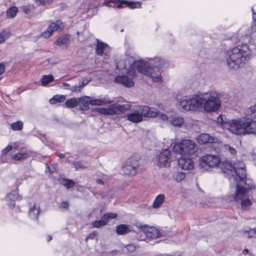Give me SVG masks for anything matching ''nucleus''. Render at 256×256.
Masks as SVG:
<instances>
[{
  "instance_id": "1",
  "label": "nucleus",
  "mask_w": 256,
  "mask_h": 256,
  "mask_svg": "<svg viewBox=\"0 0 256 256\" xmlns=\"http://www.w3.org/2000/svg\"><path fill=\"white\" fill-rule=\"evenodd\" d=\"M222 169L224 173L230 174L229 178L236 182V192L232 195L230 201L234 200L240 204L242 210H247L252 205V196L250 194L252 186L246 182L244 164L240 162L232 166L228 162H223Z\"/></svg>"
},
{
  "instance_id": "2",
  "label": "nucleus",
  "mask_w": 256,
  "mask_h": 256,
  "mask_svg": "<svg viewBox=\"0 0 256 256\" xmlns=\"http://www.w3.org/2000/svg\"><path fill=\"white\" fill-rule=\"evenodd\" d=\"M226 64L230 69L236 70L250 58V52L246 45L234 48L228 52Z\"/></svg>"
},
{
  "instance_id": "3",
  "label": "nucleus",
  "mask_w": 256,
  "mask_h": 256,
  "mask_svg": "<svg viewBox=\"0 0 256 256\" xmlns=\"http://www.w3.org/2000/svg\"><path fill=\"white\" fill-rule=\"evenodd\" d=\"M181 108L186 112H195L202 106V97L196 94L183 96L178 100Z\"/></svg>"
},
{
  "instance_id": "4",
  "label": "nucleus",
  "mask_w": 256,
  "mask_h": 256,
  "mask_svg": "<svg viewBox=\"0 0 256 256\" xmlns=\"http://www.w3.org/2000/svg\"><path fill=\"white\" fill-rule=\"evenodd\" d=\"M158 114V110L154 108L142 106L138 107L132 113L128 114L129 121L132 122H139L142 120L143 117L153 118Z\"/></svg>"
},
{
  "instance_id": "5",
  "label": "nucleus",
  "mask_w": 256,
  "mask_h": 256,
  "mask_svg": "<svg viewBox=\"0 0 256 256\" xmlns=\"http://www.w3.org/2000/svg\"><path fill=\"white\" fill-rule=\"evenodd\" d=\"M218 124L224 126L234 128H256V122H252L250 118L242 117L232 120H227L222 116H218L216 120Z\"/></svg>"
},
{
  "instance_id": "6",
  "label": "nucleus",
  "mask_w": 256,
  "mask_h": 256,
  "mask_svg": "<svg viewBox=\"0 0 256 256\" xmlns=\"http://www.w3.org/2000/svg\"><path fill=\"white\" fill-rule=\"evenodd\" d=\"M139 62H142V60H136L133 57L123 56L116 62V68L118 70L125 69L126 74L132 78H135L137 70L136 63Z\"/></svg>"
},
{
  "instance_id": "7",
  "label": "nucleus",
  "mask_w": 256,
  "mask_h": 256,
  "mask_svg": "<svg viewBox=\"0 0 256 256\" xmlns=\"http://www.w3.org/2000/svg\"><path fill=\"white\" fill-rule=\"evenodd\" d=\"M144 168L142 160L136 156L130 157L122 166L124 174L128 176H135Z\"/></svg>"
},
{
  "instance_id": "8",
  "label": "nucleus",
  "mask_w": 256,
  "mask_h": 256,
  "mask_svg": "<svg viewBox=\"0 0 256 256\" xmlns=\"http://www.w3.org/2000/svg\"><path fill=\"white\" fill-rule=\"evenodd\" d=\"M220 94L212 92L209 94L201 96L202 98V106L205 110L207 112H215L220 106Z\"/></svg>"
},
{
  "instance_id": "9",
  "label": "nucleus",
  "mask_w": 256,
  "mask_h": 256,
  "mask_svg": "<svg viewBox=\"0 0 256 256\" xmlns=\"http://www.w3.org/2000/svg\"><path fill=\"white\" fill-rule=\"evenodd\" d=\"M144 61L137 62V72L150 76L154 82H162L161 72L153 68L146 66Z\"/></svg>"
},
{
  "instance_id": "10",
  "label": "nucleus",
  "mask_w": 256,
  "mask_h": 256,
  "mask_svg": "<svg viewBox=\"0 0 256 256\" xmlns=\"http://www.w3.org/2000/svg\"><path fill=\"white\" fill-rule=\"evenodd\" d=\"M173 152L180 154H194L196 150V144L190 140H184L180 144H176L172 148Z\"/></svg>"
},
{
  "instance_id": "11",
  "label": "nucleus",
  "mask_w": 256,
  "mask_h": 256,
  "mask_svg": "<svg viewBox=\"0 0 256 256\" xmlns=\"http://www.w3.org/2000/svg\"><path fill=\"white\" fill-rule=\"evenodd\" d=\"M130 104H114L110 106L108 108H97L96 110L98 113L105 115L118 114L124 112L130 109Z\"/></svg>"
},
{
  "instance_id": "12",
  "label": "nucleus",
  "mask_w": 256,
  "mask_h": 256,
  "mask_svg": "<svg viewBox=\"0 0 256 256\" xmlns=\"http://www.w3.org/2000/svg\"><path fill=\"white\" fill-rule=\"evenodd\" d=\"M200 166L204 170H208L209 168L216 167L220 163V160L218 156L206 154L200 158Z\"/></svg>"
},
{
  "instance_id": "13",
  "label": "nucleus",
  "mask_w": 256,
  "mask_h": 256,
  "mask_svg": "<svg viewBox=\"0 0 256 256\" xmlns=\"http://www.w3.org/2000/svg\"><path fill=\"white\" fill-rule=\"evenodd\" d=\"M171 153L168 148L164 149L156 157V163L160 167H167L170 166Z\"/></svg>"
},
{
  "instance_id": "14",
  "label": "nucleus",
  "mask_w": 256,
  "mask_h": 256,
  "mask_svg": "<svg viewBox=\"0 0 256 256\" xmlns=\"http://www.w3.org/2000/svg\"><path fill=\"white\" fill-rule=\"evenodd\" d=\"M157 117L166 124H172L174 126L180 127L184 124V121L182 118L176 116L171 118L164 114L158 112V111Z\"/></svg>"
},
{
  "instance_id": "15",
  "label": "nucleus",
  "mask_w": 256,
  "mask_h": 256,
  "mask_svg": "<svg viewBox=\"0 0 256 256\" xmlns=\"http://www.w3.org/2000/svg\"><path fill=\"white\" fill-rule=\"evenodd\" d=\"M136 226L140 228L146 237L152 239H154L158 238L160 235L159 230L154 227L148 228V226H142L140 224H136Z\"/></svg>"
},
{
  "instance_id": "16",
  "label": "nucleus",
  "mask_w": 256,
  "mask_h": 256,
  "mask_svg": "<svg viewBox=\"0 0 256 256\" xmlns=\"http://www.w3.org/2000/svg\"><path fill=\"white\" fill-rule=\"evenodd\" d=\"M146 66L153 68L157 70H160L166 66L168 62L160 58H150L147 62H144Z\"/></svg>"
},
{
  "instance_id": "17",
  "label": "nucleus",
  "mask_w": 256,
  "mask_h": 256,
  "mask_svg": "<svg viewBox=\"0 0 256 256\" xmlns=\"http://www.w3.org/2000/svg\"><path fill=\"white\" fill-rule=\"evenodd\" d=\"M63 28V24L60 20H58L56 22H52L47 29L46 31L44 32L42 36L44 38L50 37L52 34L56 30H60Z\"/></svg>"
},
{
  "instance_id": "18",
  "label": "nucleus",
  "mask_w": 256,
  "mask_h": 256,
  "mask_svg": "<svg viewBox=\"0 0 256 256\" xmlns=\"http://www.w3.org/2000/svg\"><path fill=\"white\" fill-rule=\"evenodd\" d=\"M126 74L128 75L127 74ZM134 78L129 76H118L115 78L114 80L116 83L122 84L126 87H131L134 84V82L132 80Z\"/></svg>"
},
{
  "instance_id": "19",
  "label": "nucleus",
  "mask_w": 256,
  "mask_h": 256,
  "mask_svg": "<svg viewBox=\"0 0 256 256\" xmlns=\"http://www.w3.org/2000/svg\"><path fill=\"white\" fill-rule=\"evenodd\" d=\"M178 166L183 170H190L194 168V162L192 158L186 157L178 158Z\"/></svg>"
},
{
  "instance_id": "20",
  "label": "nucleus",
  "mask_w": 256,
  "mask_h": 256,
  "mask_svg": "<svg viewBox=\"0 0 256 256\" xmlns=\"http://www.w3.org/2000/svg\"><path fill=\"white\" fill-rule=\"evenodd\" d=\"M19 197L18 192L16 190H14L10 193L7 194L6 196V200L8 202V204L10 208H13L14 206V202Z\"/></svg>"
},
{
  "instance_id": "21",
  "label": "nucleus",
  "mask_w": 256,
  "mask_h": 256,
  "mask_svg": "<svg viewBox=\"0 0 256 256\" xmlns=\"http://www.w3.org/2000/svg\"><path fill=\"white\" fill-rule=\"evenodd\" d=\"M230 132L237 136H242L246 134H256V129H228Z\"/></svg>"
},
{
  "instance_id": "22",
  "label": "nucleus",
  "mask_w": 256,
  "mask_h": 256,
  "mask_svg": "<svg viewBox=\"0 0 256 256\" xmlns=\"http://www.w3.org/2000/svg\"><path fill=\"white\" fill-rule=\"evenodd\" d=\"M78 103L82 104L83 106H81L80 108L81 110H86L88 108V104H91V97L84 96L80 97L78 98Z\"/></svg>"
},
{
  "instance_id": "23",
  "label": "nucleus",
  "mask_w": 256,
  "mask_h": 256,
  "mask_svg": "<svg viewBox=\"0 0 256 256\" xmlns=\"http://www.w3.org/2000/svg\"><path fill=\"white\" fill-rule=\"evenodd\" d=\"M132 231V230L128 225L122 224L118 226L116 232L118 235H124Z\"/></svg>"
},
{
  "instance_id": "24",
  "label": "nucleus",
  "mask_w": 256,
  "mask_h": 256,
  "mask_svg": "<svg viewBox=\"0 0 256 256\" xmlns=\"http://www.w3.org/2000/svg\"><path fill=\"white\" fill-rule=\"evenodd\" d=\"M40 212V208L39 206H36V204L30 208L29 210V216L32 220H36Z\"/></svg>"
},
{
  "instance_id": "25",
  "label": "nucleus",
  "mask_w": 256,
  "mask_h": 256,
  "mask_svg": "<svg viewBox=\"0 0 256 256\" xmlns=\"http://www.w3.org/2000/svg\"><path fill=\"white\" fill-rule=\"evenodd\" d=\"M198 141L200 144H206L208 142H212L214 140L209 134H202L198 136Z\"/></svg>"
},
{
  "instance_id": "26",
  "label": "nucleus",
  "mask_w": 256,
  "mask_h": 256,
  "mask_svg": "<svg viewBox=\"0 0 256 256\" xmlns=\"http://www.w3.org/2000/svg\"><path fill=\"white\" fill-rule=\"evenodd\" d=\"M112 102V100L106 98L96 99L91 97V105L92 106H102L107 104H110Z\"/></svg>"
},
{
  "instance_id": "27",
  "label": "nucleus",
  "mask_w": 256,
  "mask_h": 256,
  "mask_svg": "<svg viewBox=\"0 0 256 256\" xmlns=\"http://www.w3.org/2000/svg\"><path fill=\"white\" fill-rule=\"evenodd\" d=\"M58 182L64 186L67 189L73 188L75 185L74 181L67 178H60L58 179Z\"/></svg>"
},
{
  "instance_id": "28",
  "label": "nucleus",
  "mask_w": 256,
  "mask_h": 256,
  "mask_svg": "<svg viewBox=\"0 0 256 256\" xmlns=\"http://www.w3.org/2000/svg\"><path fill=\"white\" fill-rule=\"evenodd\" d=\"M70 38V35L64 34L57 40L56 42V44L60 46H66L68 44Z\"/></svg>"
},
{
  "instance_id": "29",
  "label": "nucleus",
  "mask_w": 256,
  "mask_h": 256,
  "mask_svg": "<svg viewBox=\"0 0 256 256\" xmlns=\"http://www.w3.org/2000/svg\"><path fill=\"white\" fill-rule=\"evenodd\" d=\"M108 46L106 44H104L97 40V44L96 46V52L98 54L102 56L104 50Z\"/></svg>"
},
{
  "instance_id": "30",
  "label": "nucleus",
  "mask_w": 256,
  "mask_h": 256,
  "mask_svg": "<svg viewBox=\"0 0 256 256\" xmlns=\"http://www.w3.org/2000/svg\"><path fill=\"white\" fill-rule=\"evenodd\" d=\"M246 116H250V118L252 122H254L252 120V118H256V104L253 106H250L246 110Z\"/></svg>"
},
{
  "instance_id": "31",
  "label": "nucleus",
  "mask_w": 256,
  "mask_h": 256,
  "mask_svg": "<svg viewBox=\"0 0 256 256\" xmlns=\"http://www.w3.org/2000/svg\"><path fill=\"white\" fill-rule=\"evenodd\" d=\"M122 0H109L106 2V4L108 7L116 6L118 8H122Z\"/></svg>"
},
{
  "instance_id": "32",
  "label": "nucleus",
  "mask_w": 256,
  "mask_h": 256,
  "mask_svg": "<svg viewBox=\"0 0 256 256\" xmlns=\"http://www.w3.org/2000/svg\"><path fill=\"white\" fill-rule=\"evenodd\" d=\"M65 100L66 96L64 95H56L50 98L49 102L50 104H54L58 102H64Z\"/></svg>"
},
{
  "instance_id": "33",
  "label": "nucleus",
  "mask_w": 256,
  "mask_h": 256,
  "mask_svg": "<svg viewBox=\"0 0 256 256\" xmlns=\"http://www.w3.org/2000/svg\"><path fill=\"white\" fill-rule=\"evenodd\" d=\"M164 194H159L156 198L152 204L154 208H158L164 202Z\"/></svg>"
},
{
  "instance_id": "34",
  "label": "nucleus",
  "mask_w": 256,
  "mask_h": 256,
  "mask_svg": "<svg viewBox=\"0 0 256 256\" xmlns=\"http://www.w3.org/2000/svg\"><path fill=\"white\" fill-rule=\"evenodd\" d=\"M122 4L126 5L130 8L134 9L140 7V2H129L126 0H122Z\"/></svg>"
},
{
  "instance_id": "35",
  "label": "nucleus",
  "mask_w": 256,
  "mask_h": 256,
  "mask_svg": "<svg viewBox=\"0 0 256 256\" xmlns=\"http://www.w3.org/2000/svg\"><path fill=\"white\" fill-rule=\"evenodd\" d=\"M29 157V154L27 152H20L14 154L12 158L14 160H22Z\"/></svg>"
},
{
  "instance_id": "36",
  "label": "nucleus",
  "mask_w": 256,
  "mask_h": 256,
  "mask_svg": "<svg viewBox=\"0 0 256 256\" xmlns=\"http://www.w3.org/2000/svg\"><path fill=\"white\" fill-rule=\"evenodd\" d=\"M78 104V99L76 98L68 99L65 102V105L68 108H74L76 107Z\"/></svg>"
},
{
  "instance_id": "37",
  "label": "nucleus",
  "mask_w": 256,
  "mask_h": 256,
  "mask_svg": "<svg viewBox=\"0 0 256 256\" xmlns=\"http://www.w3.org/2000/svg\"><path fill=\"white\" fill-rule=\"evenodd\" d=\"M54 80V76L52 75H46L43 76L41 80L42 86H46Z\"/></svg>"
},
{
  "instance_id": "38",
  "label": "nucleus",
  "mask_w": 256,
  "mask_h": 256,
  "mask_svg": "<svg viewBox=\"0 0 256 256\" xmlns=\"http://www.w3.org/2000/svg\"><path fill=\"white\" fill-rule=\"evenodd\" d=\"M106 220L105 221V220L102 217L100 220L94 221L92 223V224L93 228H100L106 224Z\"/></svg>"
},
{
  "instance_id": "39",
  "label": "nucleus",
  "mask_w": 256,
  "mask_h": 256,
  "mask_svg": "<svg viewBox=\"0 0 256 256\" xmlns=\"http://www.w3.org/2000/svg\"><path fill=\"white\" fill-rule=\"evenodd\" d=\"M18 12V8L16 6H12L7 10V16L10 18H14Z\"/></svg>"
},
{
  "instance_id": "40",
  "label": "nucleus",
  "mask_w": 256,
  "mask_h": 256,
  "mask_svg": "<svg viewBox=\"0 0 256 256\" xmlns=\"http://www.w3.org/2000/svg\"><path fill=\"white\" fill-rule=\"evenodd\" d=\"M117 216V214L116 213H108L104 214L102 218L105 221L106 220V223L107 224L110 220L116 218Z\"/></svg>"
},
{
  "instance_id": "41",
  "label": "nucleus",
  "mask_w": 256,
  "mask_h": 256,
  "mask_svg": "<svg viewBox=\"0 0 256 256\" xmlns=\"http://www.w3.org/2000/svg\"><path fill=\"white\" fill-rule=\"evenodd\" d=\"M10 33L8 32L2 31L0 33V44L3 43L8 37Z\"/></svg>"
},
{
  "instance_id": "42",
  "label": "nucleus",
  "mask_w": 256,
  "mask_h": 256,
  "mask_svg": "<svg viewBox=\"0 0 256 256\" xmlns=\"http://www.w3.org/2000/svg\"><path fill=\"white\" fill-rule=\"evenodd\" d=\"M82 88V86H80V83L78 84H76L72 86L70 88H68V89L71 90L72 92H80Z\"/></svg>"
},
{
  "instance_id": "43",
  "label": "nucleus",
  "mask_w": 256,
  "mask_h": 256,
  "mask_svg": "<svg viewBox=\"0 0 256 256\" xmlns=\"http://www.w3.org/2000/svg\"><path fill=\"white\" fill-rule=\"evenodd\" d=\"M185 174L182 172H178L175 174V178L177 182H180L185 178Z\"/></svg>"
},
{
  "instance_id": "44",
  "label": "nucleus",
  "mask_w": 256,
  "mask_h": 256,
  "mask_svg": "<svg viewBox=\"0 0 256 256\" xmlns=\"http://www.w3.org/2000/svg\"><path fill=\"white\" fill-rule=\"evenodd\" d=\"M124 248L126 250L127 253L133 252L136 250V246L133 244L126 245Z\"/></svg>"
},
{
  "instance_id": "45",
  "label": "nucleus",
  "mask_w": 256,
  "mask_h": 256,
  "mask_svg": "<svg viewBox=\"0 0 256 256\" xmlns=\"http://www.w3.org/2000/svg\"><path fill=\"white\" fill-rule=\"evenodd\" d=\"M244 232L248 233V237L249 238L256 237V228L250 229L249 230H246Z\"/></svg>"
},
{
  "instance_id": "46",
  "label": "nucleus",
  "mask_w": 256,
  "mask_h": 256,
  "mask_svg": "<svg viewBox=\"0 0 256 256\" xmlns=\"http://www.w3.org/2000/svg\"><path fill=\"white\" fill-rule=\"evenodd\" d=\"M189 121L190 122H189L188 124H186V126H192V127L200 126V124L201 123L200 122H198V121L194 122L193 120H190Z\"/></svg>"
},
{
  "instance_id": "47",
  "label": "nucleus",
  "mask_w": 256,
  "mask_h": 256,
  "mask_svg": "<svg viewBox=\"0 0 256 256\" xmlns=\"http://www.w3.org/2000/svg\"><path fill=\"white\" fill-rule=\"evenodd\" d=\"M23 122L22 121H18L11 124V128H22Z\"/></svg>"
},
{
  "instance_id": "48",
  "label": "nucleus",
  "mask_w": 256,
  "mask_h": 256,
  "mask_svg": "<svg viewBox=\"0 0 256 256\" xmlns=\"http://www.w3.org/2000/svg\"><path fill=\"white\" fill-rule=\"evenodd\" d=\"M224 148L226 150L228 151L231 154H234L236 153V150L230 146L228 144L224 145Z\"/></svg>"
},
{
  "instance_id": "49",
  "label": "nucleus",
  "mask_w": 256,
  "mask_h": 256,
  "mask_svg": "<svg viewBox=\"0 0 256 256\" xmlns=\"http://www.w3.org/2000/svg\"><path fill=\"white\" fill-rule=\"evenodd\" d=\"M74 166L76 170L80 168H86V167L84 166V164L80 162H76L74 164Z\"/></svg>"
},
{
  "instance_id": "50",
  "label": "nucleus",
  "mask_w": 256,
  "mask_h": 256,
  "mask_svg": "<svg viewBox=\"0 0 256 256\" xmlns=\"http://www.w3.org/2000/svg\"><path fill=\"white\" fill-rule=\"evenodd\" d=\"M12 148V145H8L6 148L2 150V154L3 155L6 154Z\"/></svg>"
},
{
  "instance_id": "51",
  "label": "nucleus",
  "mask_w": 256,
  "mask_h": 256,
  "mask_svg": "<svg viewBox=\"0 0 256 256\" xmlns=\"http://www.w3.org/2000/svg\"><path fill=\"white\" fill-rule=\"evenodd\" d=\"M97 234L98 232H96L93 231L92 232H90L86 238V240L87 241L88 239H93Z\"/></svg>"
},
{
  "instance_id": "52",
  "label": "nucleus",
  "mask_w": 256,
  "mask_h": 256,
  "mask_svg": "<svg viewBox=\"0 0 256 256\" xmlns=\"http://www.w3.org/2000/svg\"><path fill=\"white\" fill-rule=\"evenodd\" d=\"M5 65L4 63H0V80L2 78L1 76L5 71Z\"/></svg>"
},
{
  "instance_id": "53",
  "label": "nucleus",
  "mask_w": 256,
  "mask_h": 256,
  "mask_svg": "<svg viewBox=\"0 0 256 256\" xmlns=\"http://www.w3.org/2000/svg\"><path fill=\"white\" fill-rule=\"evenodd\" d=\"M59 207L60 208L67 209L68 208V203L66 202H63L60 204Z\"/></svg>"
},
{
  "instance_id": "54",
  "label": "nucleus",
  "mask_w": 256,
  "mask_h": 256,
  "mask_svg": "<svg viewBox=\"0 0 256 256\" xmlns=\"http://www.w3.org/2000/svg\"><path fill=\"white\" fill-rule=\"evenodd\" d=\"M88 82V81L87 80H84L82 83H80V86H82V88L86 85Z\"/></svg>"
},
{
  "instance_id": "55",
  "label": "nucleus",
  "mask_w": 256,
  "mask_h": 256,
  "mask_svg": "<svg viewBox=\"0 0 256 256\" xmlns=\"http://www.w3.org/2000/svg\"><path fill=\"white\" fill-rule=\"evenodd\" d=\"M96 182L100 184H104V182L100 179H97Z\"/></svg>"
},
{
  "instance_id": "56",
  "label": "nucleus",
  "mask_w": 256,
  "mask_h": 256,
  "mask_svg": "<svg viewBox=\"0 0 256 256\" xmlns=\"http://www.w3.org/2000/svg\"><path fill=\"white\" fill-rule=\"evenodd\" d=\"M252 10L253 13L252 19L254 20H256V13L254 12L253 8H252Z\"/></svg>"
},
{
  "instance_id": "57",
  "label": "nucleus",
  "mask_w": 256,
  "mask_h": 256,
  "mask_svg": "<svg viewBox=\"0 0 256 256\" xmlns=\"http://www.w3.org/2000/svg\"><path fill=\"white\" fill-rule=\"evenodd\" d=\"M56 154V155L58 156H59L60 158H64V155L62 154H60L58 152H57Z\"/></svg>"
},
{
  "instance_id": "58",
  "label": "nucleus",
  "mask_w": 256,
  "mask_h": 256,
  "mask_svg": "<svg viewBox=\"0 0 256 256\" xmlns=\"http://www.w3.org/2000/svg\"><path fill=\"white\" fill-rule=\"evenodd\" d=\"M62 85L64 86H66V88L68 89V88H70L71 86H70V85L68 84V83H66V82H64L62 84Z\"/></svg>"
},
{
  "instance_id": "59",
  "label": "nucleus",
  "mask_w": 256,
  "mask_h": 256,
  "mask_svg": "<svg viewBox=\"0 0 256 256\" xmlns=\"http://www.w3.org/2000/svg\"><path fill=\"white\" fill-rule=\"evenodd\" d=\"M36 0L39 2L40 4H44V0Z\"/></svg>"
},
{
  "instance_id": "60",
  "label": "nucleus",
  "mask_w": 256,
  "mask_h": 256,
  "mask_svg": "<svg viewBox=\"0 0 256 256\" xmlns=\"http://www.w3.org/2000/svg\"><path fill=\"white\" fill-rule=\"evenodd\" d=\"M48 1L49 0H44V4H45L46 3L48 2Z\"/></svg>"
},
{
  "instance_id": "61",
  "label": "nucleus",
  "mask_w": 256,
  "mask_h": 256,
  "mask_svg": "<svg viewBox=\"0 0 256 256\" xmlns=\"http://www.w3.org/2000/svg\"><path fill=\"white\" fill-rule=\"evenodd\" d=\"M52 240V236H49V237H48V242H50V240Z\"/></svg>"
},
{
  "instance_id": "62",
  "label": "nucleus",
  "mask_w": 256,
  "mask_h": 256,
  "mask_svg": "<svg viewBox=\"0 0 256 256\" xmlns=\"http://www.w3.org/2000/svg\"><path fill=\"white\" fill-rule=\"evenodd\" d=\"M248 252V250L247 249H246L244 250V252Z\"/></svg>"
},
{
  "instance_id": "63",
  "label": "nucleus",
  "mask_w": 256,
  "mask_h": 256,
  "mask_svg": "<svg viewBox=\"0 0 256 256\" xmlns=\"http://www.w3.org/2000/svg\"><path fill=\"white\" fill-rule=\"evenodd\" d=\"M14 148L16 149L18 148V146H14Z\"/></svg>"
},
{
  "instance_id": "64",
  "label": "nucleus",
  "mask_w": 256,
  "mask_h": 256,
  "mask_svg": "<svg viewBox=\"0 0 256 256\" xmlns=\"http://www.w3.org/2000/svg\"><path fill=\"white\" fill-rule=\"evenodd\" d=\"M15 130H16L17 129L16 128H15L14 129ZM18 130H20V129H18Z\"/></svg>"
}]
</instances>
